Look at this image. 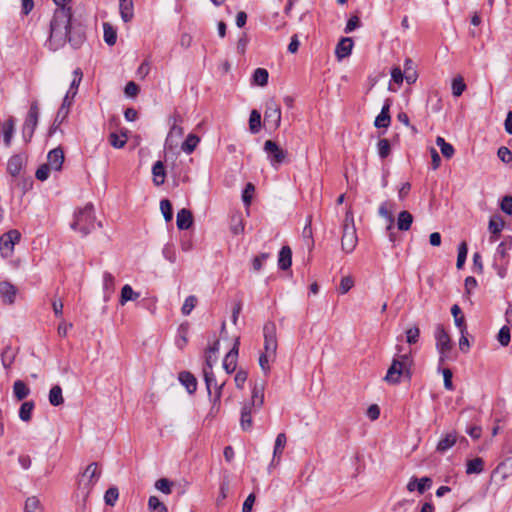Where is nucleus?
I'll return each instance as SVG.
<instances>
[{
	"label": "nucleus",
	"instance_id": "f257e3e1",
	"mask_svg": "<svg viewBox=\"0 0 512 512\" xmlns=\"http://www.w3.org/2000/svg\"><path fill=\"white\" fill-rule=\"evenodd\" d=\"M56 9L49 23V36L45 46L51 51H57L69 43L72 48H79L85 41L84 28L73 18L69 6L71 0H53Z\"/></svg>",
	"mask_w": 512,
	"mask_h": 512
},
{
	"label": "nucleus",
	"instance_id": "f03ea898",
	"mask_svg": "<svg viewBox=\"0 0 512 512\" xmlns=\"http://www.w3.org/2000/svg\"><path fill=\"white\" fill-rule=\"evenodd\" d=\"M413 364L410 353L397 355L392 360L390 367L384 377V380L391 385H397L401 381V377L411 378V367Z\"/></svg>",
	"mask_w": 512,
	"mask_h": 512
},
{
	"label": "nucleus",
	"instance_id": "7ed1b4c3",
	"mask_svg": "<svg viewBox=\"0 0 512 512\" xmlns=\"http://www.w3.org/2000/svg\"><path fill=\"white\" fill-rule=\"evenodd\" d=\"M71 228L78 230L83 236L88 235L95 228L94 207L91 203L75 212Z\"/></svg>",
	"mask_w": 512,
	"mask_h": 512
},
{
	"label": "nucleus",
	"instance_id": "20e7f679",
	"mask_svg": "<svg viewBox=\"0 0 512 512\" xmlns=\"http://www.w3.org/2000/svg\"><path fill=\"white\" fill-rule=\"evenodd\" d=\"M342 230L341 248L345 253H351L354 251L358 242L354 216L351 210H348L345 214Z\"/></svg>",
	"mask_w": 512,
	"mask_h": 512
},
{
	"label": "nucleus",
	"instance_id": "39448f33",
	"mask_svg": "<svg viewBox=\"0 0 512 512\" xmlns=\"http://www.w3.org/2000/svg\"><path fill=\"white\" fill-rule=\"evenodd\" d=\"M434 336L436 349L439 353V364H443L449 359V353L452 349L451 338L442 324L436 325Z\"/></svg>",
	"mask_w": 512,
	"mask_h": 512
},
{
	"label": "nucleus",
	"instance_id": "423d86ee",
	"mask_svg": "<svg viewBox=\"0 0 512 512\" xmlns=\"http://www.w3.org/2000/svg\"><path fill=\"white\" fill-rule=\"evenodd\" d=\"M101 476V471L98 469L97 463H90L81 477L79 478L78 484L79 488L83 491L84 497L86 498L93 486L99 480Z\"/></svg>",
	"mask_w": 512,
	"mask_h": 512
},
{
	"label": "nucleus",
	"instance_id": "0eeeda50",
	"mask_svg": "<svg viewBox=\"0 0 512 512\" xmlns=\"http://www.w3.org/2000/svg\"><path fill=\"white\" fill-rule=\"evenodd\" d=\"M21 234L18 230L12 229L0 237V253L3 258L12 256L14 245L20 241Z\"/></svg>",
	"mask_w": 512,
	"mask_h": 512
},
{
	"label": "nucleus",
	"instance_id": "6e6552de",
	"mask_svg": "<svg viewBox=\"0 0 512 512\" xmlns=\"http://www.w3.org/2000/svg\"><path fill=\"white\" fill-rule=\"evenodd\" d=\"M264 151L267 153V158L273 167H278L282 164L286 157L287 151L283 150L275 141L266 140L264 143Z\"/></svg>",
	"mask_w": 512,
	"mask_h": 512
},
{
	"label": "nucleus",
	"instance_id": "1a4fd4ad",
	"mask_svg": "<svg viewBox=\"0 0 512 512\" xmlns=\"http://www.w3.org/2000/svg\"><path fill=\"white\" fill-rule=\"evenodd\" d=\"M264 334V353L270 354L273 357L277 351V338H276V325L273 322H268L263 327Z\"/></svg>",
	"mask_w": 512,
	"mask_h": 512
},
{
	"label": "nucleus",
	"instance_id": "9d476101",
	"mask_svg": "<svg viewBox=\"0 0 512 512\" xmlns=\"http://www.w3.org/2000/svg\"><path fill=\"white\" fill-rule=\"evenodd\" d=\"M281 122V109L274 100L266 103V110L264 113V123L270 128L277 129Z\"/></svg>",
	"mask_w": 512,
	"mask_h": 512
},
{
	"label": "nucleus",
	"instance_id": "9b49d317",
	"mask_svg": "<svg viewBox=\"0 0 512 512\" xmlns=\"http://www.w3.org/2000/svg\"><path fill=\"white\" fill-rule=\"evenodd\" d=\"M203 375H204V381H205L209 396L210 397L212 396V387H214L215 392H214L213 402L216 403V402L220 401V398L222 395V389L225 385V382L218 384L216 381L214 372L211 369L203 368Z\"/></svg>",
	"mask_w": 512,
	"mask_h": 512
},
{
	"label": "nucleus",
	"instance_id": "f8f14e48",
	"mask_svg": "<svg viewBox=\"0 0 512 512\" xmlns=\"http://www.w3.org/2000/svg\"><path fill=\"white\" fill-rule=\"evenodd\" d=\"M26 164V156L24 154H15L11 156L7 162V172L12 177H18Z\"/></svg>",
	"mask_w": 512,
	"mask_h": 512
},
{
	"label": "nucleus",
	"instance_id": "ddd939ff",
	"mask_svg": "<svg viewBox=\"0 0 512 512\" xmlns=\"http://www.w3.org/2000/svg\"><path fill=\"white\" fill-rule=\"evenodd\" d=\"M239 339L237 338L232 349L226 354L223 360V368L228 374L235 371L237 367V358L239 353Z\"/></svg>",
	"mask_w": 512,
	"mask_h": 512
},
{
	"label": "nucleus",
	"instance_id": "4468645a",
	"mask_svg": "<svg viewBox=\"0 0 512 512\" xmlns=\"http://www.w3.org/2000/svg\"><path fill=\"white\" fill-rule=\"evenodd\" d=\"M64 162V152L61 147L52 149L47 155V165L52 170L60 171Z\"/></svg>",
	"mask_w": 512,
	"mask_h": 512
},
{
	"label": "nucleus",
	"instance_id": "2eb2a0df",
	"mask_svg": "<svg viewBox=\"0 0 512 512\" xmlns=\"http://www.w3.org/2000/svg\"><path fill=\"white\" fill-rule=\"evenodd\" d=\"M431 485L432 479L429 477H422L420 479L412 477L407 484V490L409 492L417 490L420 494H423L426 490L430 489Z\"/></svg>",
	"mask_w": 512,
	"mask_h": 512
},
{
	"label": "nucleus",
	"instance_id": "dca6fc26",
	"mask_svg": "<svg viewBox=\"0 0 512 512\" xmlns=\"http://www.w3.org/2000/svg\"><path fill=\"white\" fill-rule=\"evenodd\" d=\"M1 135L3 137L4 145L8 148L11 146L13 135L15 133V120L10 117L5 120L0 127Z\"/></svg>",
	"mask_w": 512,
	"mask_h": 512
},
{
	"label": "nucleus",
	"instance_id": "f3484780",
	"mask_svg": "<svg viewBox=\"0 0 512 512\" xmlns=\"http://www.w3.org/2000/svg\"><path fill=\"white\" fill-rule=\"evenodd\" d=\"M17 289L10 282H0V296L3 301L7 304H13L15 302Z\"/></svg>",
	"mask_w": 512,
	"mask_h": 512
},
{
	"label": "nucleus",
	"instance_id": "a211bd4d",
	"mask_svg": "<svg viewBox=\"0 0 512 512\" xmlns=\"http://www.w3.org/2000/svg\"><path fill=\"white\" fill-rule=\"evenodd\" d=\"M353 40L349 37H343L337 44L335 54L338 60H342L351 54Z\"/></svg>",
	"mask_w": 512,
	"mask_h": 512
},
{
	"label": "nucleus",
	"instance_id": "6ab92c4d",
	"mask_svg": "<svg viewBox=\"0 0 512 512\" xmlns=\"http://www.w3.org/2000/svg\"><path fill=\"white\" fill-rule=\"evenodd\" d=\"M176 224L178 229L187 230L193 224V215L189 209L183 208L177 213Z\"/></svg>",
	"mask_w": 512,
	"mask_h": 512
},
{
	"label": "nucleus",
	"instance_id": "aec40b11",
	"mask_svg": "<svg viewBox=\"0 0 512 512\" xmlns=\"http://www.w3.org/2000/svg\"><path fill=\"white\" fill-rule=\"evenodd\" d=\"M512 248V238L508 237L503 240L496 249L495 261H500L501 265L504 266L507 264L506 257L508 256V251Z\"/></svg>",
	"mask_w": 512,
	"mask_h": 512
},
{
	"label": "nucleus",
	"instance_id": "412c9836",
	"mask_svg": "<svg viewBox=\"0 0 512 512\" xmlns=\"http://www.w3.org/2000/svg\"><path fill=\"white\" fill-rule=\"evenodd\" d=\"M178 379L189 394H193L196 391L197 380L192 373L189 371H182L179 373Z\"/></svg>",
	"mask_w": 512,
	"mask_h": 512
},
{
	"label": "nucleus",
	"instance_id": "4be33fe9",
	"mask_svg": "<svg viewBox=\"0 0 512 512\" xmlns=\"http://www.w3.org/2000/svg\"><path fill=\"white\" fill-rule=\"evenodd\" d=\"M258 409L248 405L244 404L241 409V419H240V425L243 430L247 431L252 428V413L257 411Z\"/></svg>",
	"mask_w": 512,
	"mask_h": 512
},
{
	"label": "nucleus",
	"instance_id": "5701e85b",
	"mask_svg": "<svg viewBox=\"0 0 512 512\" xmlns=\"http://www.w3.org/2000/svg\"><path fill=\"white\" fill-rule=\"evenodd\" d=\"M119 12L121 19L127 23L134 17V5L132 0H119Z\"/></svg>",
	"mask_w": 512,
	"mask_h": 512
},
{
	"label": "nucleus",
	"instance_id": "b1692460",
	"mask_svg": "<svg viewBox=\"0 0 512 512\" xmlns=\"http://www.w3.org/2000/svg\"><path fill=\"white\" fill-rule=\"evenodd\" d=\"M264 385L263 384H255L252 390L251 401L248 402V405H251L257 409H260L264 403Z\"/></svg>",
	"mask_w": 512,
	"mask_h": 512
},
{
	"label": "nucleus",
	"instance_id": "393cba45",
	"mask_svg": "<svg viewBox=\"0 0 512 512\" xmlns=\"http://www.w3.org/2000/svg\"><path fill=\"white\" fill-rule=\"evenodd\" d=\"M457 441L456 432L447 433L443 438H441L436 446V450L440 453H444L450 448H452Z\"/></svg>",
	"mask_w": 512,
	"mask_h": 512
},
{
	"label": "nucleus",
	"instance_id": "a878e982",
	"mask_svg": "<svg viewBox=\"0 0 512 512\" xmlns=\"http://www.w3.org/2000/svg\"><path fill=\"white\" fill-rule=\"evenodd\" d=\"M292 264V251L289 246H283L278 256V266L281 270H287Z\"/></svg>",
	"mask_w": 512,
	"mask_h": 512
},
{
	"label": "nucleus",
	"instance_id": "bb28decb",
	"mask_svg": "<svg viewBox=\"0 0 512 512\" xmlns=\"http://www.w3.org/2000/svg\"><path fill=\"white\" fill-rule=\"evenodd\" d=\"M504 227V221L500 216H493L489 220L488 229L491 233V241H496Z\"/></svg>",
	"mask_w": 512,
	"mask_h": 512
},
{
	"label": "nucleus",
	"instance_id": "cd10ccee",
	"mask_svg": "<svg viewBox=\"0 0 512 512\" xmlns=\"http://www.w3.org/2000/svg\"><path fill=\"white\" fill-rule=\"evenodd\" d=\"M115 290V278L109 273L105 272L103 274V292H104V300L108 301Z\"/></svg>",
	"mask_w": 512,
	"mask_h": 512
},
{
	"label": "nucleus",
	"instance_id": "c85d7f7f",
	"mask_svg": "<svg viewBox=\"0 0 512 512\" xmlns=\"http://www.w3.org/2000/svg\"><path fill=\"white\" fill-rule=\"evenodd\" d=\"M38 118H39V107L38 102L34 101L30 105V109L28 111V114L26 116L25 122L23 125L35 128L38 124Z\"/></svg>",
	"mask_w": 512,
	"mask_h": 512
},
{
	"label": "nucleus",
	"instance_id": "c756f323",
	"mask_svg": "<svg viewBox=\"0 0 512 512\" xmlns=\"http://www.w3.org/2000/svg\"><path fill=\"white\" fill-rule=\"evenodd\" d=\"M451 313L453 315L455 325L459 328L461 334H465L467 331V326L465 323V317L462 314L459 305L454 304L451 308Z\"/></svg>",
	"mask_w": 512,
	"mask_h": 512
},
{
	"label": "nucleus",
	"instance_id": "7c9ffc66",
	"mask_svg": "<svg viewBox=\"0 0 512 512\" xmlns=\"http://www.w3.org/2000/svg\"><path fill=\"white\" fill-rule=\"evenodd\" d=\"M484 471V460L480 457L470 459L466 463V474H481Z\"/></svg>",
	"mask_w": 512,
	"mask_h": 512
},
{
	"label": "nucleus",
	"instance_id": "2f4dec72",
	"mask_svg": "<svg viewBox=\"0 0 512 512\" xmlns=\"http://www.w3.org/2000/svg\"><path fill=\"white\" fill-rule=\"evenodd\" d=\"M153 182L156 186H160L165 182V167L161 161H157L152 167Z\"/></svg>",
	"mask_w": 512,
	"mask_h": 512
},
{
	"label": "nucleus",
	"instance_id": "473e14b6",
	"mask_svg": "<svg viewBox=\"0 0 512 512\" xmlns=\"http://www.w3.org/2000/svg\"><path fill=\"white\" fill-rule=\"evenodd\" d=\"M13 394L18 401H21L30 394V388L24 381L16 380L13 384Z\"/></svg>",
	"mask_w": 512,
	"mask_h": 512
},
{
	"label": "nucleus",
	"instance_id": "72a5a7b5",
	"mask_svg": "<svg viewBox=\"0 0 512 512\" xmlns=\"http://www.w3.org/2000/svg\"><path fill=\"white\" fill-rule=\"evenodd\" d=\"M413 222V216L408 211H402L398 215L397 227L401 231H407L410 229Z\"/></svg>",
	"mask_w": 512,
	"mask_h": 512
},
{
	"label": "nucleus",
	"instance_id": "f704fd0d",
	"mask_svg": "<svg viewBox=\"0 0 512 512\" xmlns=\"http://www.w3.org/2000/svg\"><path fill=\"white\" fill-rule=\"evenodd\" d=\"M199 142H200L199 136H197L196 134L190 133L186 137L185 141L182 143L181 149L186 154H191L196 149Z\"/></svg>",
	"mask_w": 512,
	"mask_h": 512
},
{
	"label": "nucleus",
	"instance_id": "c9c22d12",
	"mask_svg": "<svg viewBox=\"0 0 512 512\" xmlns=\"http://www.w3.org/2000/svg\"><path fill=\"white\" fill-rule=\"evenodd\" d=\"M104 41L107 45L113 46L117 41V31L108 22L103 23Z\"/></svg>",
	"mask_w": 512,
	"mask_h": 512
},
{
	"label": "nucleus",
	"instance_id": "e433bc0d",
	"mask_svg": "<svg viewBox=\"0 0 512 512\" xmlns=\"http://www.w3.org/2000/svg\"><path fill=\"white\" fill-rule=\"evenodd\" d=\"M49 402L52 406H60L64 403L62 388L54 385L49 391Z\"/></svg>",
	"mask_w": 512,
	"mask_h": 512
},
{
	"label": "nucleus",
	"instance_id": "4c0bfd02",
	"mask_svg": "<svg viewBox=\"0 0 512 512\" xmlns=\"http://www.w3.org/2000/svg\"><path fill=\"white\" fill-rule=\"evenodd\" d=\"M35 404L33 401H26L21 404L19 409V418L24 422H29L32 418V412Z\"/></svg>",
	"mask_w": 512,
	"mask_h": 512
},
{
	"label": "nucleus",
	"instance_id": "58836bf2",
	"mask_svg": "<svg viewBox=\"0 0 512 512\" xmlns=\"http://www.w3.org/2000/svg\"><path fill=\"white\" fill-rule=\"evenodd\" d=\"M436 145L440 148L441 153L445 158L450 159L453 157L455 153L454 147L450 143L446 142L443 137L438 136L436 138Z\"/></svg>",
	"mask_w": 512,
	"mask_h": 512
},
{
	"label": "nucleus",
	"instance_id": "ea45409f",
	"mask_svg": "<svg viewBox=\"0 0 512 512\" xmlns=\"http://www.w3.org/2000/svg\"><path fill=\"white\" fill-rule=\"evenodd\" d=\"M388 206H390L388 202H383L379 207L378 213L381 217L385 218L388 221L386 230L391 231L394 230V217L392 213L388 210Z\"/></svg>",
	"mask_w": 512,
	"mask_h": 512
},
{
	"label": "nucleus",
	"instance_id": "a19ab883",
	"mask_svg": "<svg viewBox=\"0 0 512 512\" xmlns=\"http://www.w3.org/2000/svg\"><path fill=\"white\" fill-rule=\"evenodd\" d=\"M286 442H287V438H286L285 433H279L275 440L274 451H273V460H275L276 458H278V460L280 459V457L283 453V450L285 448Z\"/></svg>",
	"mask_w": 512,
	"mask_h": 512
},
{
	"label": "nucleus",
	"instance_id": "79ce46f5",
	"mask_svg": "<svg viewBox=\"0 0 512 512\" xmlns=\"http://www.w3.org/2000/svg\"><path fill=\"white\" fill-rule=\"evenodd\" d=\"M139 293L134 292L132 287L128 284L124 285L121 290L120 304L124 305L128 301L136 300Z\"/></svg>",
	"mask_w": 512,
	"mask_h": 512
},
{
	"label": "nucleus",
	"instance_id": "37998d69",
	"mask_svg": "<svg viewBox=\"0 0 512 512\" xmlns=\"http://www.w3.org/2000/svg\"><path fill=\"white\" fill-rule=\"evenodd\" d=\"M269 74L264 68H257L253 73V83L258 86H265L268 83Z\"/></svg>",
	"mask_w": 512,
	"mask_h": 512
},
{
	"label": "nucleus",
	"instance_id": "c03bdc74",
	"mask_svg": "<svg viewBox=\"0 0 512 512\" xmlns=\"http://www.w3.org/2000/svg\"><path fill=\"white\" fill-rule=\"evenodd\" d=\"M15 356H16V353L11 348V346H6L4 348V350L1 354V361H2V365L4 366L5 369L10 368V366L12 365V363L15 360Z\"/></svg>",
	"mask_w": 512,
	"mask_h": 512
},
{
	"label": "nucleus",
	"instance_id": "a18cd8bd",
	"mask_svg": "<svg viewBox=\"0 0 512 512\" xmlns=\"http://www.w3.org/2000/svg\"><path fill=\"white\" fill-rule=\"evenodd\" d=\"M261 128V114L257 110H252L249 118V129L255 134L258 133Z\"/></svg>",
	"mask_w": 512,
	"mask_h": 512
},
{
	"label": "nucleus",
	"instance_id": "49530a36",
	"mask_svg": "<svg viewBox=\"0 0 512 512\" xmlns=\"http://www.w3.org/2000/svg\"><path fill=\"white\" fill-rule=\"evenodd\" d=\"M231 232L235 235L241 234L244 231V223L240 213L234 214L231 217Z\"/></svg>",
	"mask_w": 512,
	"mask_h": 512
},
{
	"label": "nucleus",
	"instance_id": "de8ad7c7",
	"mask_svg": "<svg viewBox=\"0 0 512 512\" xmlns=\"http://www.w3.org/2000/svg\"><path fill=\"white\" fill-rule=\"evenodd\" d=\"M173 119H174V122H173V125L170 128V131H169L168 136L166 138V144L172 142L173 136L181 137L183 135V133H184L183 132V128L177 125V122L181 121V117L178 115V116H174Z\"/></svg>",
	"mask_w": 512,
	"mask_h": 512
},
{
	"label": "nucleus",
	"instance_id": "09e8293b",
	"mask_svg": "<svg viewBox=\"0 0 512 512\" xmlns=\"http://www.w3.org/2000/svg\"><path fill=\"white\" fill-rule=\"evenodd\" d=\"M148 507L151 512H168L166 505L163 502H161L156 496L149 497Z\"/></svg>",
	"mask_w": 512,
	"mask_h": 512
},
{
	"label": "nucleus",
	"instance_id": "8fccbe9b",
	"mask_svg": "<svg viewBox=\"0 0 512 512\" xmlns=\"http://www.w3.org/2000/svg\"><path fill=\"white\" fill-rule=\"evenodd\" d=\"M466 89V84L461 76L455 77L452 80V94L454 97H459Z\"/></svg>",
	"mask_w": 512,
	"mask_h": 512
},
{
	"label": "nucleus",
	"instance_id": "3c124183",
	"mask_svg": "<svg viewBox=\"0 0 512 512\" xmlns=\"http://www.w3.org/2000/svg\"><path fill=\"white\" fill-rule=\"evenodd\" d=\"M467 253H468V246H467V243L465 241H463L460 243V245L458 247V256H457V262H456V267L458 269H461L464 266L466 258H467Z\"/></svg>",
	"mask_w": 512,
	"mask_h": 512
},
{
	"label": "nucleus",
	"instance_id": "603ef678",
	"mask_svg": "<svg viewBox=\"0 0 512 512\" xmlns=\"http://www.w3.org/2000/svg\"><path fill=\"white\" fill-rule=\"evenodd\" d=\"M160 209L166 222L173 219L172 204L168 199H162L160 202Z\"/></svg>",
	"mask_w": 512,
	"mask_h": 512
},
{
	"label": "nucleus",
	"instance_id": "864d4df0",
	"mask_svg": "<svg viewBox=\"0 0 512 512\" xmlns=\"http://www.w3.org/2000/svg\"><path fill=\"white\" fill-rule=\"evenodd\" d=\"M119 497V491L116 487H110L107 489L104 495L105 504L108 506H114Z\"/></svg>",
	"mask_w": 512,
	"mask_h": 512
},
{
	"label": "nucleus",
	"instance_id": "5fc2aeb1",
	"mask_svg": "<svg viewBox=\"0 0 512 512\" xmlns=\"http://www.w3.org/2000/svg\"><path fill=\"white\" fill-rule=\"evenodd\" d=\"M173 482L167 478H160L155 482V488L164 494H170L172 492Z\"/></svg>",
	"mask_w": 512,
	"mask_h": 512
},
{
	"label": "nucleus",
	"instance_id": "6e6d98bb",
	"mask_svg": "<svg viewBox=\"0 0 512 512\" xmlns=\"http://www.w3.org/2000/svg\"><path fill=\"white\" fill-rule=\"evenodd\" d=\"M407 65H413V62L411 59H406L404 63V79L408 84H413L417 80V72L415 70L409 71L407 68Z\"/></svg>",
	"mask_w": 512,
	"mask_h": 512
},
{
	"label": "nucleus",
	"instance_id": "4d7b16f0",
	"mask_svg": "<svg viewBox=\"0 0 512 512\" xmlns=\"http://www.w3.org/2000/svg\"><path fill=\"white\" fill-rule=\"evenodd\" d=\"M122 136L124 138H120L118 136L117 133L115 132H112L110 133L109 135V143L111 146H113L114 148H117V149H120V148H123L125 145H126V134L125 133H122Z\"/></svg>",
	"mask_w": 512,
	"mask_h": 512
},
{
	"label": "nucleus",
	"instance_id": "13d9d810",
	"mask_svg": "<svg viewBox=\"0 0 512 512\" xmlns=\"http://www.w3.org/2000/svg\"><path fill=\"white\" fill-rule=\"evenodd\" d=\"M406 342L410 345L416 344L419 340L420 329L418 326H413L406 330Z\"/></svg>",
	"mask_w": 512,
	"mask_h": 512
},
{
	"label": "nucleus",
	"instance_id": "bf43d9fd",
	"mask_svg": "<svg viewBox=\"0 0 512 512\" xmlns=\"http://www.w3.org/2000/svg\"><path fill=\"white\" fill-rule=\"evenodd\" d=\"M497 339L502 346H508L511 340L510 328L508 326H503L499 330Z\"/></svg>",
	"mask_w": 512,
	"mask_h": 512
},
{
	"label": "nucleus",
	"instance_id": "052dcab7",
	"mask_svg": "<svg viewBox=\"0 0 512 512\" xmlns=\"http://www.w3.org/2000/svg\"><path fill=\"white\" fill-rule=\"evenodd\" d=\"M82 76H83V74H82L80 69H76L74 71V78H73V80L71 82L69 90L67 91V93H69V94H70V92L73 91L72 98H74L76 96V94H77L79 84H80V82L82 80Z\"/></svg>",
	"mask_w": 512,
	"mask_h": 512
},
{
	"label": "nucleus",
	"instance_id": "680f3d73",
	"mask_svg": "<svg viewBox=\"0 0 512 512\" xmlns=\"http://www.w3.org/2000/svg\"><path fill=\"white\" fill-rule=\"evenodd\" d=\"M377 147L380 158L385 159L389 156L391 147L387 139H380L378 141Z\"/></svg>",
	"mask_w": 512,
	"mask_h": 512
},
{
	"label": "nucleus",
	"instance_id": "e2e57ef3",
	"mask_svg": "<svg viewBox=\"0 0 512 512\" xmlns=\"http://www.w3.org/2000/svg\"><path fill=\"white\" fill-rule=\"evenodd\" d=\"M25 512H42L40 502L36 497H29L25 502Z\"/></svg>",
	"mask_w": 512,
	"mask_h": 512
},
{
	"label": "nucleus",
	"instance_id": "0e129e2a",
	"mask_svg": "<svg viewBox=\"0 0 512 512\" xmlns=\"http://www.w3.org/2000/svg\"><path fill=\"white\" fill-rule=\"evenodd\" d=\"M196 303H197V298L195 296H193V295L188 296L185 299L184 304L181 308L183 315H189L191 313V311L194 309V307L196 306Z\"/></svg>",
	"mask_w": 512,
	"mask_h": 512
},
{
	"label": "nucleus",
	"instance_id": "69168bd1",
	"mask_svg": "<svg viewBox=\"0 0 512 512\" xmlns=\"http://www.w3.org/2000/svg\"><path fill=\"white\" fill-rule=\"evenodd\" d=\"M274 359H275V357H273L272 355L267 354V353H262L260 355L259 365L265 375H267L270 372V366H269L270 360H274Z\"/></svg>",
	"mask_w": 512,
	"mask_h": 512
},
{
	"label": "nucleus",
	"instance_id": "338daca9",
	"mask_svg": "<svg viewBox=\"0 0 512 512\" xmlns=\"http://www.w3.org/2000/svg\"><path fill=\"white\" fill-rule=\"evenodd\" d=\"M254 190H255V187L252 183H247L243 190L242 200L247 207L250 206V204H251Z\"/></svg>",
	"mask_w": 512,
	"mask_h": 512
},
{
	"label": "nucleus",
	"instance_id": "774afa93",
	"mask_svg": "<svg viewBox=\"0 0 512 512\" xmlns=\"http://www.w3.org/2000/svg\"><path fill=\"white\" fill-rule=\"evenodd\" d=\"M501 210L508 214V215H512V196L510 195H506L502 198V201H501Z\"/></svg>",
	"mask_w": 512,
	"mask_h": 512
}]
</instances>
